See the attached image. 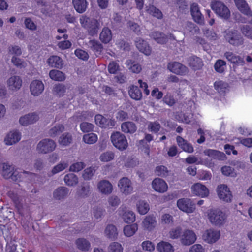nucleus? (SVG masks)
Wrapping results in <instances>:
<instances>
[{
	"instance_id": "nucleus-48",
	"label": "nucleus",
	"mask_w": 252,
	"mask_h": 252,
	"mask_svg": "<svg viewBox=\"0 0 252 252\" xmlns=\"http://www.w3.org/2000/svg\"><path fill=\"white\" fill-rule=\"evenodd\" d=\"M98 139L97 135L94 133L85 134L83 136V141L87 144H93L95 143Z\"/></svg>"
},
{
	"instance_id": "nucleus-43",
	"label": "nucleus",
	"mask_w": 252,
	"mask_h": 252,
	"mask_svg": "<svg viewBox=\"0 0 252 252\" xmlns=\"http://www.w3.org/2000/svg\"><path fill=\"white\" fill-rule=\"evenodd\" d=\"M72 137L71 134L65 133L63 134L59 140V143L63 146H68L71 143Z\"/></svg>"
},
{
	"instance_id": "nucleus-19",
	"label": "nucleus",
	"mask_w": 252,
	"mask_h": 252,
	"mask_svg": "<svg viewBox=\"0 0 252 252\" xmlns=\"http://www.w3.org/2000/svg\"><path fill=\"white\" fill-rule=\"evenodd\" d=\"M38 119V115L35 113H32L20 117L19 123L23 126H28L35 123Z\"/></svg>"
},
{
	"instance_id": "nucleus-10",
	"label": "nucleus",
	"mask_w": 252,
	"mask_h": 252,
	"mask_svg": "<svg viewBox=\"0 0 252 252\" xmlns=\"http://www.w3.org/2000/svg\"><path fill=\"white\" fill-rule=\"evenodd\" d=\"M237 9L248 17H252V11L247 2L245 0H233Z\"/></svg>"
},
{
	"instance_id": "nucleus-32",
	"label": "nucleus",
	"mask_w": 252,
	"mask_h": 252,
	"mask_svg": "<svg viewBox=\"0 0 252 252\" xmlns=\"http://www.w3.org/2000/svg\"><path fill=\"white\" fill-rule=\"evenodd\" d=\"M146 11L150 15L158 19H161L163 18V14L161 10L153 5L149 4L146 6Z\"/></svg>"
},
{
	"instance_id": "nucleus-39",
	"label": "nucleus",
	"mask_w": 252,
	"mask_h": 252,
	"mask_svg": "<svg viewBox=\"0 0 252 252\" xmlns=\"http://www.w3.org/2000/svg\"><path fill=\"white\" fill-rule=\"evenodd\" d=\"M75 243L77 248L83 251H88L91 247L90 242L84 238H78Z\"/></svg>"
},
{
	"instance_id": "nucleus-57",
	"label": "nucleus",
	"mask_w": 252,
	"mask_h": 252,
	"mask_svg": "<svg viewBox=\"0 0 252 252\" xmlns=\"http://www.w3.org/2000/svg\"><path fill=\"white\" fill-rule=\"evenodd\" d=\"M95 122L97 125L101 127H106L107 119L102 115L97 114L94 117Z\"/></svg>"
},
{
	"instance_id": "nucleus-20",
	"label": "nucleus",
	"mask_w": 252,
	"mask_h": 252,
	"mask_svg": "<svg viewBox=\"0 0 252 252\" xmlns=\"http://www.w3.org/2000/svg\"><path fill=\"white\" fill-rule=\"evenodd\" d=\"M176 142L179 147L184 151L188 153H192L193 152L194 148L192 144L188 142L186 140L184 139L182 137L177 136L176 137Z\"/></svg>"
},
{
	"instance_id": "nucleus-44",
	"label": "nucleus",
	"mask_w": 252,
	"mask_h": 252,
	"mask_svg": "<svg viewBox=\"0 0 252 252\" xmlns=\"http://www.w3.org/2000/svg\"><path fill=\"white\" fill-rule=\"evenodd\" d=\"M215 90L220 94H224L228 87V84L222 81H216L214 83Z\"/></svg>"
},
{
	"instance_id": "nucleus-61",
	"label": "nucleus",
	"mask_w": 252,
	"mask_h": 252,
	"mask_svg": "<svg viewBox=\"0 0 252 252\" xmlns=\"http://www.w3.org/2000/svg\"><path fill=\"white\" fill-rule=\"evenodd\" d=\"M116 45L120 49L128 51L130 49V46L127 41L124 39H120L117 41Z\"/></svg>"
},
{
	"instance_id": "nucleus-58",
	"label": "nucleus",
	"mask_w": 252,
	"mask_h": 252,
	"mask_svg": "<svg viewBox=\"0 0 252 252\" xmlns=\"http://www.w3.org/2000/svg\"><path fill=\"white\" fill-rule=\"evenodd\" d=\"M94 172L95 170L94 168L90 167L89 168H87L84 170L82 176L84 180H89L91 179Z\"/></svg>"
},
{
	"instance_id": "nucleus-24",
	"label": "nucleus",
	"mask_w": 252,
	"mask_h": 252,
	"mask_svg": "<svg viewBox=\"0 0 252 252\" xmlns=\"http://www.w3.org/2000/svg\"><path fill=\"white\" fill-rule=\"evenodd\" d=\"M220 237V231H215L212 229L206 230L203 235L204 240L209 243H213L216 242Z\"/></svg>"
},
{
	"instance_id": "nucleus-28",
	"label": "nucleus",
	"mask_w": 252,
	"mask_h": 252,
	"mask_svg": "<svg viewBox=\"0 0 252 252\" xmlns=\"http://www.w3.org/2000/svg\"><path fill=\"white\" fill-rule=\"evenodd\" d=\"M47 63L52 67L61 69L63 66V62L61 58L58 56L53 55L47 60Z\"/></svg>"
},
{
	"instance_id": "nucleus-55",
	"label": "nucleus",
	"mask_w": 252,
	"mask_h": 252,
	"mask_svg": "<svg viewBox=\"0 0 252 252\" xmlns=\"http://www.w3.org/2000/svg\"><path fill=\"white\" fill-rule=\"evenodd\" d=\"M81 130L84 133H88L93 131L94 126L88 122H82L80 125Z\"/></svg>"
},
{
	"instance_id": "nucleus-47",
	"label": "nucleus",
	"mask_w": 252,
	"mask_h": 252,
	"mask_svg": "<svg viewBox=\"0 0 252 252\" xmlns=\"http://www.w3.org/2000/svg\"><path fill=\"white\" fill-rule=\"evenodd\" d=\"M226 66V62L222 60L219 59L215 63L214 69L217 72L222 73L224 72Z\"/></svg>"
},
{
	"instance_id": "nucleus-54",
	"label": "nucleus",
	"mask_w": 252,
	"mask_h": 252,
	"mask_svg": "<svg viewBox=\"0 0 252 252\" xmlns=\"http://www.w3.org/2000/svg\"><path fill=\"white\" fill-rule=\"evenodd\" d=\"M163 101L164 103L169 106H173L176 102V100L174 98L173 94L170 93H168L163 98Z\"/></svg>"
},
{
	"instance_id": "nucleus-14",
	"label": "nucleus",
	"mask_w": 252,
	"mask_h": 252,
	"mask_svg": "<svg viewBox=\"0 0 252 252\" xmlns=\"http://www.w3.org/2000/svg\"><path fill=\"white\" fill-rule=\"evenodd\" d=\"M196 240L195 233L189 230H185L182 235L181 241L184 245H190L194 243Z\"/></svg>"
},
{
	"instance_id": "nucleus-51",
	"label": "nucleus",
	"mask_w": 252,
	"mask_h": 252,
	"mask_svg": "<svg viewBox=\"0 0 252 252\" xmlns=\"http://www.w3.org/2000/svg\"><path fill=\"white\" fill-rule=\"evenodd\" d=\"M108 251V252H123V248L120 243L114 242L109 245Z\"/></svg>"
},
{
	"instance_id": "nucleus-41",
	"label": "nucleus",
	"mask_w": 252,
	"mask_h": 252,
	"mask_svg": "<svg viewBox=\"0 0 252 252\" xmlns=\"http://www.w3.org/2000/svg\"><path fill=\"white\" fill-rule=\"evenodd\" d=\"M138 230V225L134 223L131 225H127L124 228V234L127 237L133 236Z\"/></svg>"
},
{
	"instance_id": "nucleus-22",
	"label": "nucleus",
	"mask_w": 252,
	"mask_h": 252,
	"mask_svg": "<svg viewBox=\"0 0 252 252\" xmlns=\"http://www.w3.org/2000/svg\"><path fill=\"white\" fill-rule=\"evenodd\" d=\"M189 65L194 70L202 68L203 63L202 59L195 56H192L188 59Z\"/></svg>"
},
{
	"instance_id": "nucleus-6",
	"label": "nucleus",
	"mask_w": 252,
	"mask_h": 252,
	"mask_svg": "<svg viewBox=\"0 0 252 252\" xmlns=\"http://www.w3.org/2000/svg\"><path fill=\"white\" fill-rule=\"evenodd\" d=\"M56 147V143L53 140L44 139L38 143L37 149L40 153L46 154L54 150Z\"/></svg>"
},
{
	"instance_id": "nucleus-2",
	"label": "nucleus",
	"mask_w": 252,
	"mask_h": 252,
	"mask_svg": "<svg viewBox=\"0 0 252 252\" xmlns=\"http://www.w3.org/2000/svg\"><path fill=\"white\" fill-rule=\"evenodd\" d=\"M208 218L212 224L220 226L225 223L227 216L219 209H211L208 210Z\"/></svg>"
},
{
	"instance_id": "nucleus-36",
	"label": "nucleus",
	"mask_w": 252,
	"mask_h": 252,
	"mask_svg": "<svg viewBox=\"0 0 252 252\" xmlns=\"http://www.w3.org/2000/svg\"><path fill=\"white\" fill-rule=\"evenodd\" d=\"M68 189L65 187H60L57 189L53 193L55 199L61 200L64 198L68 194Z\"/></svg>"
},
{
	"instance_id": "nucleus-21",
	"label": "nucleus",
	"mask_w": 252,
	"mask_h": 252,
	"mask_svg": "<svg viewBox=\"0 0 252 252\" xmlns=\"http://www.w3.org/2000/svg\"><path fill=\"white\" fill-rule=\"evenodd\" d=\"M143 227L145 230L151 231L154 229L157 224L156 217L154 216H147L142 221Z\"/></svg>"
},
{
	"instance_id": "nucleus-34",
	"label": "nucleus",
	"mask_w": 252,
	"mask_h": 252,
	"mask_svg": "<svg viewBox=\"0 0 252 252\" xmlns=\"http://www.w3.org/2000/svg\"><path fill=\"white\" fill-rule=\"evenodd\" d=\"M88 45L96 55H100L103 49V46L98 41L94 39L90 40L89 41Z\"/></svg>"
},
{
	"instance_id": "nucleus-59",
	"label": "nucleus",
	"mask_w": 252,
	"mask_h": 252,
	"mask_svg": "<svg viewBox=\"0 0 252 252\" xmlns=\"http://www.w3.org/2000/svg\"><path fill=\"white\" fill-rule=\"evenodd\" d=\"M160 222L162 224H171L173 222V217L169 214H164L161 216Z\"/></svg>"
},
{
	"instance_id": "nucleus-25",
	"label": "nucleus",
	"mask_w": 252,
	"mask_h": 252,
	"mask_svg": "<svg viewBox=\"0 0 252 252\" xmlns=\"http://www.w3.org/2000/svg\"><path fill=\"white\" fill-rule=\"evenodd\" d=\"M150 36L158 44H164L168 41L167 36L164 33L159 31H154L152 32Z\"/></svg>"
},
{
	"instance_id": "nucleus-33",
	"label": "nucleus",
	"mask_w": 252,
	"mask_h": 252,
	"mask_svg": "<svg viewBox=\"0 0 252 252\" xmlns=\"http://www.w3.org/2000/svg\"><path fill=\"white\" fill-rule=\"evenodd\" d=\"M224 56L226 59L233 64H240L244 62L243 59L239 56L236 55L229 51L225 52Z\"/></svg>"
},
{
	"instance_id": "nucleus-5",
	"label": "nucleus",
	"mask_w": 252,
	"mask_h": 252,
	"mask_svg": "<svg viewBox=\"0 0 252 252\" xmlns=\"http://www.w3.org/2000/svg\"><path fill=\"white\" fill-rule=\"evenodd\" d=\"M212 9L220 17L225 19L230 16V11L228 8L222 2L214 0L211 2Z\"/></svg>"
},
{
	"instance_id": "nucleus-12",
	"label": "nucleus",
	"mask_w": 252,
	"mask_h": 252,
	"mask_svg": "<svg viewBox=\"0 0 252 252\" xmlns=\"http://www.w3.org/2000/svg\"><path fill=\"white\" fill-rule=\"evenodd\" d=\"M118 186L121 191L126 195L130 194L133 190L131 181L127 177H123L121 179Z\"/></svg>"
},
{
	"instance_id": "nucleus-53",
	"label": "nucleus",
	"mask_w": 252,
	"mask_h": 252,
	"mask_svg": "<svg viewBox=\"0 0 252 252\" xmlns=\"http://www.w3.org/2000/svg\"><path fill=\"white\" fill-rule=\"evenodd\" d=\"M9 196L12 199L15 207L17 209L18 211L20 214H22L23 205L19 201L18 198L16 195H15L13 193L9 192Z\"/></svg>"
},
{
	"instance_id": "nucleus-50",
	"label": "nucleus",
	"mask_w": 252,
	"mask_h": 252,
	"mask_svg": "<svg viewBox=\"0 0 252 252\" xmlns=\"http://www.w3.org/2000/svg\"><path fill=\"white\" fill-rule=\"evenodd\" d=\"M123 219L126 223H131L135 221V214L132 211H126L123 214Z\"/></svg>"
},
{
	"instance_id": "nucleus-9",
	"label": "nucleus",
	"mask_w": 252,
	"mask_h": 252,
	"mask_svg": "<svg viewBox=\"0 0 252 252\" xmlns=\"http://www.w3.org/2000/svg\"><path fill=\"white\" fill-rule=\"evenodd\" d=\"M217 192L220 199L226 202L231 201L232 195L229 188H228L226 185L221 184L218 186L217 188Z\"/></svg>"
},
{
	"instance_id": "nucleus-37",
	"label": "nucleus",
	"mask_w": 252,
	"mask_h": 252,
	"mask_svg": "<svg viewBox=\"0 0 252 252\" xmlns=\"http://www.w3.org/2000/svg\"><path fill=\"white\" fill-rule=\"evenodd\" d=\"M49 76L53 80L57 81H63L65 79V74L62 71L53 69L49 72Z\"/></svg>"
},
{
	"instance_id": "nucleus-17",
	"label": "nucleus",
	"mask_w": 252,
	"mask_h": 252,
	"mask_svg": "<svg viewBox=\"0 0 252 252\" xmlns=\"http://www.w3.org/2000/svg\"><path fill=\"white\" fill-rule=\"evenodd\" d=\"M135 46L138 50L146 56L150 55L152 53V48L145 40L139 38L135 41Z\"/></svg>"
},
{
	"instance_id": "nucleus-23",
	"label": "nucleus",
	"mask_w": 252,
	"mask_h": 252,
	"mask_svg": "<svg viewBox=\"0 0 252 252\" xmlns=\"http://www.w3.org/2000/svg\"><path fill=\"white\" fill-rule=\"evenodd\" d=\"M21 133L17 130L10 132L5 138V144L11 145L18 142L21 139Z\"/></svg>"
},
{
	"instance_id": "nucleus-13",
	"label": "nucleus",
	"mask_w": 252,
	"mask_h": 252,
	"mask_svg": "<svg viewBox=\"0 0 252 252\" xmlns=\"http://www.w3.org/2000/svg\"><path fill=\"white\" fill-rule=\"evenodd\" d=\"M2 168V175L4 178H11V179L14 181L20 182L21 181L20 176L18 174L15 175L16 172L13 171L11 170V167L10 165L4 163L3 164Z\"/></svg>"
},
{
	"instance_id": "nucleus-45",
	"label": "nucleus",
	"mask_w": 252,
	"mask_h": 252,
	"mask_svg": "<svg viewBox=\"0 0 252 252\" xmlns=\"http://www.w3.org/2000/svg\"><path fill=\"white\" fill-rule=\"evenodd\" d=\"M66 90V86L60 83L55 85L53 89V91L55 94L58 95L59 97L63 96Z\"/></svg>"
},
{
	"instance_id": "nucleus-64",
	"label": "nucleus",
	"mask_w": 252,
	"mask_h": 252,
	"mask_svg": "<svg viewBox=\"0 0 252 252\" xmlns=\"http://www.w3.org/2000/svg\"><path fill=\"white\" fill-rule=\"evenodd\" d=\"M241 31L246 37L252 39V29L249 26H243L241 28Z\"/></svg>"
},
{
	"instance_id": "nucleus-27",
	"label": "nucleus",
	"mask_w": 252,
	"mask_h": 252,
	"mask_svg": "<svg viewBox=\"0 0 252 252\" xmlns=\"http://www.w3.org/2000/svg\"><path fill=\"white\" fill-rule=\"evenodd\" d=\"M128 92L130 98L135 100H140L142 98V92L136 86H129Z\"/></svg>"
},
{
	"instance_id": "nucleus-26",
	"label": "nucleus",
	"mask_w": 252,
	"mask_h": 252,
	"mask_svg": "<svg viewBox=\"0 0 252 252\" xmlns=\"http://www.w3.org/2000/svg\"><path fill=\"white\" fill-rule=\"evenodd\" d=\"M7 83L10 89L16 91L21 88L22 81L20 77L14 76L8 80Z\"/></svg>"
},
{
	"instance_id": "nucleus-7",
	"label": "nucleus",
	"mask_w": 252,
	"mask_h": 252,
	"mask_svg": "<svg viewBox=\"0 0 252 252\" xmlns=\"http://www.w3.org/2000/svg\"><path fill=\"white\" fill-rule=\"evenodd\" d=\"M167 68L170 72L181 76H185L189 72L187 67L177 62L169 63L167 65Z\"/></svg>"
},
{
	"instance_id": "nucleus-4",
	"label": "nucleus",
	"mask_w": 252,
	"mask_h": 252,
	"mask_svg": "<svg viewBox=\"0 0 252 252\" xmlns=\"http://www.w3.org/2000/svg\"><path fill=\"white\" fill-rule=\"evenodd\" d=\"M113 145L120 151L126 150L128 145L126 136L119 131L113 132L110 136Z\"/></svg>"
},
{
	"instance_id": "nucleus-63",
	"label": "nucleus",
	"mask_w": 252,
	"mask_h": 252,
	"mask_svg": "<svg viewBox=\"0 0 252 252\" xmlns=\"http://www.w3.org/2000/svg\"><path fill=\"white\" fill-rule=\"evenodd\" d=\"M75 54L78 58L84 61H87L89 58L88 53L80 49H76Z\"/></svg>"
},
{
	"instance_id": "nucleus-11",
	"label": "nucleus",
	"mask_w": 252,
	"mask_h": 252,
	"mask_svg": "<svg viewBox=\"0 0 252 252\" xmlns=\"http://www.w3.org/2000/svg\"><path fill=\"white\" fill-rule=\"evenodd\" d=\"M191 190L193 194L201 197H206L209 193L208 188L199 183L194 184L191 187Z\"/></svg>"
},
{
	"instance_id": "nucleus-1",
	"label": "nucleus",
	"mask_w": 252,
	"mask_h": 252,
	"mask_svg": "<svg viewBox=\"0 0 252 252\" xmlns=\"http://www.w3.org/2000/svg\"><path fill=\"white\" fill-rule=\"evenodd\" d=\"M79 20L81 26L87 30L89 35L94 36L97 34L100 29V23L97 20L82 15Z\"/></svg>"
},
{
	"instance_id": "nucleus-62",
	"label": "nucleus",
	"mask_w": 252,
	"mask_h": 252,
	"mask_svg": "<svg viewBox=\"0 0 252 252\" xmlns=\"http://www.w3.org/2000/svg\"><path fill=\"white\" fill-rule=\"evenodd\" d=\"M85 167L83 162H77L70 165L69 170L73 172H78L82 170Z\"/></svg>"
},
{
	"instance_id": "nucleus-52",
	"label": "nucleus",
	"mask_w": 252,
	"mask_h": 252,
	"mask_svg": "<svg viewBox=\"0 0 252 252\" xmlns=\"http://www.w3.org/2000/svg\"><path fill=\"white\" fill-rule=\"evenodd\" d=\"M64 129V127L62 124H59L52 127L49 131V135L51 137H55L62 132Z\"/></svg>"
},
{
	"instance_id": "nucleus-46",
	"label": "nucleus",
	"mask_w": 252,
	"mask_h": 252,
	"mask_svg": "<svg viewBox=\"0 0 252 252\" xmlns=\"http://www.w3.org/2000/svg\"><path fill=\"white\" fill-rule=\"evenodd\" d=\"M169 170L164 165H159L156 167L155 174L158 176L161 177H166L169 175Z\"/></svg>"
},
{
	"instance_id": "nucleus-8",
	"label": "nucleus",
	"mask_w": 252,
	"mask_h": 252,
	"mask_svg": "<svg viewBox=\"0 0 252 252\" xmlns=\"http://www.w3.org/2000/svg\"><path fill=\"white\" fill-rule=\"evenodd\" d=\"M177 205L183 212L191 213L195 210V204L189 198H181L178 200Z\"/></svg>"
},
{
	"instance_id": "nucleus-35",
	"label": "nucleus",
	"mask_w": 252,
	"mask_h": 252,
	"mask_svg": "<svg viewBox=\"0 0 252 252\" xmlns=\"http://www.w3.org/2000/svg\"><path fill=\"white\" fill-rule=\"evenodd\" d=\"M99 38L104 43H109L112 39L111 30L107 27L103 28L100 34Z\"/></svg>"
},
{
	"instance_id": "nucleus-38",
	"label": "nucleus",
	"mask_w": 252,
	"mask_h": 252,
	"mask_svg": "<svg viewBox=\"0 0 252 252\" xmlns=\"http://www.w3.org/2000/svg\"><path fill=\"white\" fill-rule=\"evenodd\" d=\"M157 249L159 252H174L173 246L169 243L164 241L158 243Z\"/></svg>"
},
{
	"instance_id": "nucleus-29",
	"label": "nucleus",
	"mask_w": 252,
	"mask_h": 252,
	"mask_svg": "<svg viewBox=\"0 0 252 252\" xmlns=\"http://www.w3.org/2000/svg\"><path fill=\"white\" fill-rule=\"evenodd\" d=\"M98 188L100 191L103 194H108L112 191V185L107 180H102L98 184Z\"/></svg>"
},
{
	"instance_id": "nucleus-16",
	"label": "nucleus",
	"mask_w": 252,
	"mask_h": 252,
	"mask_svg": "<svg viewBox=\"0 0 252 252\" xmlns=\"http://www.w3.org/2000/svg\"><path fill=\"white\" fill-rule=\"evenodd\" d=\"M44 89L42 82L39 80H33L30 84V91L31 94L34 96L40 94Z\"/></svg>"
},
{
	"instance_id": "nucleus-15",
	"label": "nucleus",
	"mask_w": 252,
	"mask_h": 252,
	"mask_svg": "<svg viewBox=\"0 0 252 252\" xmlns=\"http://www.w3.org/2000/svg\"><path fill=\"white\" fill-rule=\"evenodd\" d=\"M152 186L156 191L160 193L166 192L168 189V186L165 181L159 178H156L153 180Z\"/></svg>"
},
{
	"instance_id": "nucleus-30",
	"label": "nucleus",
	"mask_w": 252,
	"mask_h": 252,
	"mask_svg": "<svg viewBox=\"0 0 252 252\" xmlns=\"http://www.w3.org/2000/svg\"><path fill=\"white\" fill-rule=\"evenodd\" d=\"M72 4L74 9L79 13H84L88 6L86 0H72Z\"/></svg>"
},
{
	"instance_id": "nucleus-31",
	"label": "nucleus",
	"mask_w": 252,
	"mask_h": 252,
	"mask_svg": "<svg viewBox=\"0 0 252 252\" xmlns=\"http://www.w3.org/2000/svg\"><path fill=\"white\" fill-rule=\"evenodd\" d=\"M121 130L126 133H134L137 130L135 124L132 122H125L121 124Z\"/></svg>"
},
{
	"instance_id": "nucleus-42",
	"label": "nucleus",
	"mask_w": 252,
	"mask_h": 252,
	"mask_svg": "<svg viewBox=\"0 0 252 252\" xmlns=\"http://www.w3.org/2000/svg\"><path fill=\"white\" fill-rule=\"evenodd\" d=\"M105 233L108 238L115 239L118 235L117 228L113 225H108L105 230Z\"/></svg>"
},
{
	"instance_id": "nucleus-49",
	"label": "nucleus",
	"mask_w": 252,
	"mask_h": 252,
	"mask_svg": "<svg viewBox=\"0 0 252 252\" xmlns=\"http://www.w3.org/2000/svg\"><path fill=\"white\" fill-rule=\"evenodd\" d=\"M138 212L141 215L146 214L149 210V204L144 201H139L137 204Z\"/></svg>"
},
{
	"instance_id": "nucleus-18",
	"label": "nucleus",
	"mask_w": 252,
	"mask_h": 252,
	"mask_svg": "<svg viewBox=\"0 0 252 252\" xmlns=\"http://www.w3.org/2000/svg\"><path fill=\"white\" fill-rule=\"evenodd\" d=\"M190 12L193 19L198 23H202L204 21V17L201 14L199 6L196 3H193L190 6Z\"/></svg>"
},
{
	"instance_id": "nucleus-3",
	"label": "nucleus",
	"mask_w": 252,
	"mask_h": 252,
	"mask_svg": "<svg viewBox=\"0 0 252 252\" xmlns=\"http://www.w3.org/2000/svg\"><path fill=\"white\" fill-rule=\"evenodd\" d=\"M224 38L226 42L233 46H239L244 43L243 36L236 30H226L224 32Z\"/></svg>"
},
{
	"instance_id": "nucleus-60",
	"label": "nucleus",
	"mask_w": 252,
	"mask_h": 252,
	"mask_svg": "<svg viewBox=\"0 0 252 252\" xmlns=\"http://www.w3.org/2000/svg\"><path fill=\"white\" fill-rule=\"evenodd\" d=\"M148 128L151 131L156 133L159 131L161 126L157 121L151 122L148 125Z\"/></svg>"
},
{
	"instance_id": "nucleus-56",
	"label": "nucleus",
	"mask_w": 252,
	"mask_h": 252,
	"mask_svg": "<svg viewBox=\"0 0 252 252\" xmlns=\"http://www.w3.org/2000/svg\"><path fill=\"white\" fill-rule=\"evenodd\" d=\"M115 154L113 152L107 151L102 153L100 156V159L101 161L108 162L114 158Z\"/></svg>"
},
{
	"instance_id": "nucleus-40",
	"label": "nucleus",
	"mask_w": 252,
	"mask_h": 252,
	"mask_svg": "<svg viewBox=\"0 0 252 252\" xmlns=\"http://www.w3.org/2000/svg\"><path fill=\"white\" fill-rule=\"evenodd\" d=\"M78 177L73 173H69L65 175L64 181L65 184L69 186H73L78 183Z\"/></svg>"
}]
</instances>
